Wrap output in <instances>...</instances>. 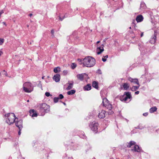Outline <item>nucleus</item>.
I'll list each match as a JSON object with an SVG mask.
<instances>
[{"label": "nucleus", "instance_id": "obj_10", "mask_svg": "<svg viewBox=\"0 0 159 159\" xmlns=\"http://www.w3.org/2000/svg\"><path fill=\"white\" fill-rule=\"evenodd\" d=\"M128 80L129 81L132 83L136 84L138 85H139V82L138 80L137 79H133L131 77L129 78Z\"/></svg>", "mask_w": 159, "mask_h": 159}, {"label": "nucleus", "instance_id": "obj_32", "mask_svg": "<svg viewBox=\"0 0 159 159\" xmlns=\"http://www.w3.org/2000/svg\"><path fill=\"white\" fill-rule=\"evenodd\" d=\"M58 98L59 99H62L64 98V96L62 94H60Z\"/></svg>", "mask_w": 159, "mask_h": 159}, {"label": "nucleus", "instance_id": "obj_5", "mask_svg": "<svg viewBox=\"0 0 159 159\" xmlns=\"http://www.w3.org/2000/svg\"><path fill=\"white\" fill-rule=\"evenodd\" d=\"M98 123L93 122L89 125V126L92 131L96 133L98 131Z\"/></svg>", "mask_w": 159, "mask_h": 159}, {"label": "nucleus", "instance_id": "obj_55", "mask_svg": "<svg viewBox=\"0 0 159 159\" xmlns=\"http://www.w3.org/2000/svg\"><path fill=\"white\" fill-rule=\"evenodd\" d=\"M100 42V41H98L97 42V43L98 44V43H99Z\"/></svg>", "mask_w": 159, "mask_h": 159}, {"label": "nucleus", "instance_id": "obj_48", "mask_svg": "<svg viewBox=\"0 0 159 159\" xmlns=\"http://www.w3.org/2000/svg\"><path fill=\"white\" fill-rule=\"evenodd\" d=\"M2 52L1 50H0V56L2 54Z\"/></svg>", "mask_w": 159, "mask_h": 159}, {"label": "nucleus", "instance_id": "obj_52", "mask_svg": "<svg viewBox=\"0 0 159 159\" xmlns=\"http://www.w3.org/2000/svg\"><path fill=\"white\" fill-rule=\"evenodd\" d=\"M67 94H68V95H70V91H68V92H67Z\"/></svg>", "mask_w": 159, "mask_h": 159}, {"label": "nucleus", "instance_id": "obj_11", "mask_svg": "<svg viewBox=\"0 0 159 159\" xmlns=\"http://www.w3.org/2000/svg\"><path fill=\"white\" fill-rule=\"evenodd\" d=\"M143 19V16L141 15L138 16L136 19V20L137 22H139L142 21Z\"/></svg>", "mask_w": 159, "mask_h": 159}, {"label": "nucleus", "instance_id": "obj_17", "mask_svg": "<svg viewBox=\"0 0 159 159\" xmlns=\"http://www.w3.org/2000/svg\"><path fill=\"white\" fill-rule=\"evenodd\" d=\"M109 103L108 100L106 98H104L102 100V103L104 106H105L106 105Z\"/></svg>", "mask_w": 159, "mask_h": 159}, {"label": "nucleus", "instance_id": "obj_3", "mask_svg": "<svg viewBox=\"0 0 159 159\" xmlns=\"http://www.w3.org/2000/svg\"><path fill=\"white\" fill-rule=\"evenodd\" d=\"M23 90L26 93H29L32 91L34 89V86L32 83L30 82H25L23 84Z\"/></svg>", "mask_w": 159, "mask_h": 159}, {"label": "nucleus", "instance_id": "obj_59", "mask_svg": "<svg viewBox=\"0 0 159 159\" xmlns=\"http://www.w3.org/2000/svg\"><path fill=\"white\" fill-rule=\"evenodd\" d=\"M142 126H141V125H140V127L142 128Z\"/></svg>", "mask_w": 159, "mask_h": 159}, {"label": "nucleus", "instance_id": "obj_8", "mask_svg": "<svg viewBox=\"0 0 159 159\" xmlns=\"http://www.w3.org/2000/svg\"><path fill=\"white\" fill-rule=\"evenodd\" d=\"M106 112L105 111L102 110L100 112L98 115V116L100 118H103L105 116V113Z\"/></svg>", "mask_w": 159, "mask_h": 159}, {"label": "nucleus", "instance_id": "obj_49", "mask_svg": "<svg viewBox=\"0 0 159 159\" xmlns=\"http://www.w3.org/2000/svg\"><path fill=\"white\" fill-rule=\"evenodd\" d=\"M4 25H5V26H7V24H6V23L4 22H2V23Z\"/></svg>", "mask_w": 159, "mask_h": 159}, {"label": "nucleus", "instance_id": "obj_6", "mask_svg": "<svg viewBox=\"0 0 159 159\" xmlns=\"http://www.w3.org/2000/svg\"><path fill=\"white\" fill-rule=\"evenodd\" d=\"M157 35V33L156 32V31H155L154 35L151 38L150 40V42L151 43L154 44L155 43L156 40Z\"/></svg>", "mask_w": 159, "mask_h": 159}, {"label": "nucleus", "instance_id": "obj_25", "mask_svg": "<svg viewBox=\"0 0 159 159\" xmlns=\"http://www.w3.org/2000/svg\"><path fill=\"white\" fill-rule=\"evenodd\" d=\"M139 85V86H133L131 89V90L132 91H135L136 90H137L139 88L140 86V85L139 84V85Z\"/></svg>", "mask_w": 159, "mask_h": 159}, {"label": "nucleus", "instance_id": "obj_20", "mask_svg": "<svg viewBox=\"0 0 159 159\" xmlns=\"http://www.w3.org/2000/svg\"><path fill=\"white\" fill-rule=\"evenodd\" d=\"M124 95H125V96L129 99H130L131 98L130 93L129 92H125Z\"/></svg>", "mask_w": 159, "mask_h": 159}, {"label": "nucleus", "instance_id": "obj_56", "mask_svg": "<svg viewBox=\"0 0 159 159\" xmlns=\"http://www.w3.org/2000/svg\"><path fill=\"white\" fill-rule=\"evenodd\" d=\"M134 20L133 22H132V24H134Z\"/></svg>", "mask_w": 159, "mask_h": 159}, {"label": "nucleus", "instance_id": "obj_60", "mask_svg": "<svg viewBox=\"0 0 159 159\" xmlns=\"http://www.w3.org/2000/svg\"><path fill=\"white\" fill-rule=\"evenodd\" d=\"M42 78L43 79V77H42Z\"/></svg>", "mask_w": 159, "mask_h": 159}, {"label": "nucleus", "instance_id": "obj_18", "mask_svg": "<svg viewBox=\"0 0 159 159\" xmlns=\"http://www.w3.org/2000/svg\"><path fill=\"white\" fill-rule=\"evenodd\" d=\"M146 7L145 3L144 2H142L141 3L140 9L141 10H143L146 8Z\"/></svg>", "mask_w": 159, "mask_h": 159}, {"label": "nucleus", "instance_id": "obj_30", "mask_svg": "<svg viewBox=\"0 0 159 159\" xmlns=\"http://www.w3.org/2000/svg\"><path fill=\"white\" fill-rule=\"evenodd\" d=\"M122 98H123V100H124L125 101H126L127 99L129 98H128L126 97H125V95H123Z\"/></svg>", "mask_w": 159, "mask_h": 159}, {"label": "nucleus", "instance_id": "obj_28", "mask_svg": "<svg viewBox=\"0 0 159 159\" xmlns=\"http://www.w3.org/2000/svg\"><path fill=\"white\" fill-rule=\"evenodd\" d=\"M103 57L104 58H102V61H103V62H105L107 60V59L106 58H107L108 57V55H106L105 56H103Z\"/></svg>", "mask_w": 159, "mask_h": 159}, {"label": "nucleus", "instance_id": "obj_40", "mask_svg": "<svg viewBox=\"0 0 159 159\" xmlns=\"http://www.w3.org/2000/svg\"><path fill=\"white\" fill-rule=\"evenodd\" d=\"M4 13V11L3 10L0 11V17H1V15Z\"/></svg>", "mask_w": 159, "mask_h": 159}, {"label": "nucleus", "instance_id": "obj_42", "mask_svg": "<svg viewBox=\"0 0 159 159\" xmlns=\"http://www.w3.org/2000/svg\"><path fill=\"white\" fill-rule=\"evenodd\" d=\"M66 89L68 90L70 89V84L68 85V87L66 88Z\"/></svg>", "mask_w": 159, "mask_h": 159}, {"label": "nucleus", "instance_id": "obj_38", "mask_svg": "<svg viewBox=\"0 0 159 159\" xmlns=\"http://www.w3.org/2000/svg\"><path fill=\"white\" fill-rule=\"evenodd\" d=\"M63 73L64 75H66L67 74L68 72L66 70H64Z\"/></svg>", "mask_w": 159, "mask_h": 159}, {"label": "nucleus", "instance_id": "obj_12", "mask_svg": "<svg viewBox=\"0 0 159 159\" xmlns=\"http://www.w3.org/2000/svg\"><path fill=\"white\" fill-rule=\"evenodd\" d=\"M60 75L58 74H57L54 76L53 77V79L56 82H58L60 80Z\"/></svg>", "mask_w": 159, "mask_h": 159}, {"label": "nucleus", "instance_id": "obj_1", "mask_svg": "<svg viewBox=\"0 0 159 159\" xmlns=\"http://www.w3.org/2000/svg\"><path fill=\"white\" fill-rule=\"evenodd\" d=\"M78 60L80 64H83V67L85 66L90 67L94 66L95 64V59L91 57H86L84 59H78Z\"/></svg>", "mask_w": 159, "mask_h": 159}, {"label": "nucleus", "instance_id": "obj_57", "mask_svg": "<svg viewBox=\"0 0 159 159\" xmlns=\"http://www.w3.org/2000/svg\"><path fill=\"white\" fill-rule=\"evenodd\" d=\"M29 102V100H28L27 101V102Z\"/></svg>", "mask_w": 159, "mask_h": 159}, {"label": "nucleus", "instance_id": "obj_44", "mask_svg": "<svg viewBox=\"0 0 159 159\" xmlns=\"http://www.w3.org/2000/svg\"><path fill=\"white\" fill-rule=\"evenodd\" d=\"M73 83H70V89L72 88Z\"/></svg>", "mask_w": 159, "mask_h": 159}, {"label": "nucleus", "instance_id": "obj_50", "mask_svg": "<svg viewBox=\"0 0 159 159\" xmlns=\"http://www.w3.org/2000/svg\"><path fill=\"white\" fill-rule=\"evenodd\" d=\"M20 131L21 130H20V129H19V131L18 132V134H19V135H20L21 134Z\"/></svg>", "mask_w": 159, "mask_h": 159}, {"label": "nucleus", "instance_id": "obj_54", "mask_svg": "<svg viewBox=\"0 0 159 159\" xmlns=\"http://www.w3.org/2000/svg\"><path fill=\"white\" fill-rule=\"evenodd\" d=\"M143 33H142V34L141 35V37H142L143 36Z\"/></svg>", "mask_w": 159, "mask_h": 159}, {"label": "nucleus", "instance_id": "obj_16", "mask_svg": "<svg viewBox=\"0 0 159 159\" xmlns=\"http://www.w3.org/2000/svg\"><path fill=\"white\" fill-rule=\"evenodd\" d=\"M91 85L90 84H88L86 85L84 87V90H89L91 89Z\"/></svg>", "mask_w": 159, "mask_h": 159}, {"label": "nucleus", "instance_id": "obj_26", "mask_svg": "<svg viewBox=\"0 0 159 159\" xmlns=\"http://www.w3.org/2000/svg\"><path fill=\"white\" fill-rule=\"evenodd\" d=\"M70 66L72 69L74 70L77 67V64L75 63H72Z\"/></svg>", "mask_w": 159, "mask_h": 159}, {"label": "nucleus", "instance_id": "obj_35", "mask_svg": "<svg viewBox=\"0 0 159 159\" xmlns=\"http://www.w3.org/2000/svg\"><path fill=\"white\" fill-rule=\"evenodd\" d=\"M2 74L3 75H5L6 76H7V74L5 70H3L2 71Z\"/></svg>", "mask_w": 159, "mask_h": 159}, {"label": "nucleus", "instance_id": "obj_29", "mask_svg": "<svg viewBox=\"0 0 159 159\" xmlns=\"http://www.w3.org/2000/svg\"><path fill=\"white\" fill-rule=\"evenodd\" d=\"M59 99V98L58 97H55L53 99L54 102L55 103L57 102Z\"/></svg>", "mask_w": 159, "mask_h": 159}, {"label": "nucleus", "instance_id": "obj_62", "mask_svg": "<svg viewBox=\"0 0 159 159\" xmlns=\"http://www.w3.org/2000/svg\"><path fill=\"white\" fill-rule=\"evenodd\" d=\"M71 159H73L72 158H71Z\"/></svg>", "mask_w": 159, "mask_h": 159}, {"label": "nucleus", "instance_id": "obj_37", "mask_svg": "<svg viewBox=\"0 0 159 159\" xmlns=\"http://www.w3.org/2000/svg\"><path fill=\"white\" fill-rule=\"evenodd\" d=\"M97 72L99 74H102V72L101 70L100 69H98L97 70Z\"/></svg>", "mask_w": 159, "mask_h": 159}, {"label": "nucleus", "instance_id": "obj_15", "mask_svg": "<svg viewBox=\"0 0 159 159\" xmlns=\"http://www.w3.org/2000/svg\"><path fill=\"white\" fill-rule=\"evenodd\" d=\"M97 49V54L98 55L101 54L104 50L103 48H102L101 47H98Z\"/></svg>", "mask_w": 159, "mask_h": 159}, {"label": "nucleus", "instance_id": "obj_46", "mask_svg": "<svg viewBox=\"0 0 159 159\" xmlns=\"http://www.w3.org/2000/svg\"><path fill=\"white\" fill-rule=\"evenodd\" d=\"M109 113H110V114H112L113 113V112L112 111H111L108 112Z\"/></svg>", "mask_w": 159, "mask_h": 159}, {"label": "nucleus", "instance_id": "obj_7", "mask_svg": "<svg viewBox=\"0 0 159 159\" xmlns=\"http://www.w3.org/2000/svg\"><path fill=\"white\" fill-rule=\"evenodd\" d=\"M16 126L19 128V129L21 130L22 128V121L21 120H19L16 121Z\"/></svg>", "mask_w": 159, "mask_h": 159}, {"label": "nucleus", "instance_id": "obj_43", "mask_svg": "<svg viewBox=\"0 0 159 159\" xmlns=\"http://www.w3.org/2000/svg\"><path fill=\"white\" fill-rule=\"evenodd\" d=\"M64 16L62 18H61L60 16H59V19L61 21H62V20L64 19Z\"/></svg>", "mask_w": 159, "mask_h": 159}, {"label": "nucleus", "instance_id": "obj_51", "mask_svg": "<svg viewBox=\"0 0 159 159\" xmlns=\"http://www.w3.org/2000/svg\"><path fill=\"white\" fill-rule=\"evenodd\" d=\"M107 40V39H105L103 40L104 42L105 43Z\"/></svg>", "mask_w": 159, "mask_h": 159}, {"label": "nucleus", "instance_id": "obj_33", "mask_svg": "<svg viewBox=\"0 0 159 159\" xmlns=\"http://www.w3.org/2000/svg\"><path fill=\"white\" fill-rule=\"evenodd\" d=\"M45 95L47 97H49V96H50V93L48 92L45 93Z\"/></svg>", "mask_w": 159, "mask_h": 159}, {"label": "nucleus", "instance_id": "obj_41", "mask_svg": "<svg viewBox=\"0 0 159 159\" xmlns=\"http://www.w3.org/2000/svg\"><path fill=\"white\" fill-rule=\"evenodd\" d=\"M54 33V31L53 30H52L51 31V33L52 34V35H53Z\"/></svg>", "mask_w": 159, "mask_h": 159}, {"label": "nucleus", "instance_id": "obj_13", "mask_svg": "<svg viewBox=\"0 0 159 159\" xmlns=\"http://www.w3.org/2000/svg\"><path fill=\"white\" fill-rule=\"evenodd\" d=\"M30 116L32 117H36L37 116V114L35 112L34 110H30Z\"/></svg>", "mask_w": 159, "mask_h": 159}, {"label": "nucleus", "instance_id": "obj_19", "mask_svg": "<svg viewBox=\"0 0 159 159\" xmlns=\"http://www.w3.org/2000/svg\"><path fill=\"white\" fill-rule=\"evenodd\" d=\"M129 84L127 83H125L124 84H123V87L124 89L126 90H127L129 89Z\"/></svg>", "mask_w": 159, "mask_h": 159}, {"label": "nucleus", "instance_id": "obj_53", "mask_svg": "<svg viewBox=\"0 0 159 159\" xmlns=\"http://www.w3.org/2000/svg\"><path fill=\"white\" fill-rule=\"evenodd\" d=\"M29 16H32V14L30 13V14H29Z\"/></svg>", "mask_w": 159, "mask_h": 159}, {"label": "nucleus", "instance_id": "obj_34", "mask_svg": "<svg viewBox=\"0 0 159 159\" xmlns=\"http://www.w3.org/2000/svg\"><path fill=\"white\" fill-rule=\"evenodd\" d=\"M144 128L143 127H142V128L140 127V125H139L137 127H135V129H142Z\"/></svg>", "mask_w": 159, "mask_h": 159}, {"label": "nucleus", "instance_id": "obj_2", "mask_svg": "<svg viewBox=\"0 0 159 159\" xmlns=\"http://www.w3.org/2000/svg\"><path fill=\"white\" fill-rule=\"evenodd\" d=\"M5 117L7 118V120H6V122L9 125L13 123L16 120H18V119L16 117L14 114L13 113L6 114L5 115Z\"/></svg>", "mask_w": 159, "mask_h": 159}, {"label": "nucleus", "instance_id": "obj_14", "mask_svg": "<svg viewBox=\"0 0 159 159\" xmlns=\"http://www.w3.org/2000/svg\"><path fill=\"white\" fill-rule=\"evenodd\" d=\"M131 150L132 151H134L135 152H139L141 151V149L138 145H136L134 146V148L131 149Z\"/></svg>", "mask_w": 159, "mask_h": 159}, {"label": "nucleus", "instance_id": "obj_4", "mask_svg": "<svg viewBox=\"0 0 159 159\" xmlns=\"http://www.w3.org/2000/svg\"><path fill=\"white\" fill-rule=\"evenodd\" d=\"M40 108L41 110H43L46 112H48L50 111V106L45 103L40 104Z\"/></svg>", "mask_w": 159, "mask_h": 159}, {"label": "nucleus", "instance_id": "obj_21", "mask_svg": "<svg viewBox=\"0 0 159 159\" xmlns=\"http://www.w3.org/2000/svg\"><path fill=\"white\" fill-rule=\"evenodd\" d=\"M92 86L93 87L97 89H98V83L95 81H94L93 82Z\"/></svg>", "mask_w": 159, "mask_h": 159}, {"label": "nucleus", "instance_id": "obj_58", "mask_svg": "<svg viewBox=\"0 0 159 159\" xmlns=\"http://www.w3.org/2000/svg\"><path fill=\"white\" fill-rule=\"evenodd\" d=\"M129 29H131V27H129Z\"/></svg>", "mask_w": 159, "mask_h": 159}, {"label": "nucleus", "instance_id": "obj_9", "mask_svg": "<svg viewBox=\"0 0 159 159\" xmlns=\"http://www.w3.org/2000/svg\"><path fill=\"white\" fill-rule=\"evenodd\" d=\"M85 76H87V75L85 74H79L77 75V77L78 79L80 80H84V77Z\"/></svg>", "mask_w": 159, "mask_h": 159}, {"label": "nucleus", "instance_id": "obj_23", "mask_svg": "<svg viewBox=\"0 0 159 159\" xmlns=\"http://www.w3.org/2000/svg\"><path fill=\"white\" fill-rule=\"evenodd\" d=\"M54 72L55 73H57L61 71V68L59 67H55L54 69Z\"/></svg>", "mask_w": 159, "mask_h": 159}, {"label": "nucleus", "instance_id": "obj_27", "mask_svg": "<svg viewBox=\"0 0 159 159\" xmlns=\"http://www.w3.org/2000/svg\"><path fill=\"white\" fill-rule=\"evenodd\" d=\"M105 107L108 109L109 110H111L112 108L111 105L109 103L106 105Z\"/></svg>", "mask_w": 159, "mask_h": 159}, {"label": "nucleus", "instance_id": "obj_45", "mask_svg": "<svg viewBox=\"0 0 159 159\" xmlns=\"http://www.w3.org/2000/svg\"><path fill=\"white\" fill-rule=\"evenodd\" d=\"M139 91H137L135 93V94H139Z\"/></svg>", "mask_w": 159, "mask_h": 159}, {"label": "nucleus", "instance_id": "obj_61", "mask_svg": "<svg viewBox=\"0 0 159 159\" xmlns=\"http://www.w3.org/2000/svg\"><path fill=\"white\" fill-rule=\"evenodd\" d=\"M1 75V73H0V76Z\"/></svg>", "mask_w": 159, "mask_h": 159}, {"label": "nucleus", "instance_id": "obj_39", "mask_svg": "<svg viewBox=\"0 0 159 159\" xmlns=\"http://www.w3.org/2000/svg\"><path fill=\"white\" fill-rule=\"evenodd\" d=\"M143 116H146L148 115V113L147 112H146L143 113Z\"/></svg>", "mask_w": 159, "mask_h": 159}, {"label": "nucleus", "instance_id": "obj_24", "mask_svg": "<svg viewBox=\"0 0 159 159\" xmlns=\"http://www.w3.org/2000/svg\"><path fill=\"white\" fill-rule=\"evenodd\" d=\"M135 142L133 141H130L128 144L127 145V147L128 148H130L132 146L135 145Z\"/></svg>", "mask_w": 159, "mask_h": 159}, {"label": "nucleus", "instance_id": "obj_22", "mask_svg": "<svg viewBox=\"0 0 159 159\" xmlns=\"http://www.w3.org/2000/svg\"><path fill=\"white\" fill-rule=\"evenodd\" d=\"M157 108L156 107H153L150 109V112L151 113H153L156 111L157 110Z\"/></svg>", "mask_w": 159, "mask_h": 159}, {"label": "nucleus", "instance_id": "obj_36", "mask_svg": "<svg viewBox=\"0 0 159 159\" xmlns=\"http://www.w3.org/2000/svg\"><path fill=\"white\" fill-rule=\"evenodd\" d=\"M4 40L3 39H0V44H2L4 42Z\"/></svg>", "mask_w": 159, "mask_h": 159}, {"label": "nucleus", "instance_id": "obj_31", "mask_svg": "<svg viewBox=\"0 0 159 159\" xmlns=\"http://www.w3.org/2000/svg\"><path fill=\"white\" fill-rule=\"evenodd\" d=\"M75 92V91L74 90H70V95L74 94Z\"/></svg>", "mask_w": 159, "mask_h": 159}, {"label": "nucleus", "instance_id": "obj_47", "mask_svg": "<svg viewBox=\"0 0 159 159\" xmlns=\"http://www.w3.org/2000/svg\"><path fill=\"white\" fill-rule=\"evenodd\" d=\"M104 43H103V44H102V45H101V48H103V47H104Z\"/></svg>", "mask_w": 159, "mask_h": 159}]
</instances>
